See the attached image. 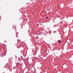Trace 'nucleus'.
<instances>
[{
  "instance_id": "obj_1",
  "label": "nucleus",
  "mask_w": 73,
  "mask_h": 73,
  "mask_svg": "<svg viewBox=\"0 0 73 73\" xmlns=\"http://www.w3.org/2000/svg\"><path fill=\"white\" fill-rule=\"evenodd\" d=\"M58 42H61V40H59V41H58Z\"/></svg>"
},
{
  "instance_id": "obj_2",
  "label": "nucleus",
  "mask_w": 73,
  "mask_h": 73,
  "mask_svg": "<svg viewBox=\"0 0 73 73\" xmlns=\"http://www.w3.org/2000/svg\"><path fill=\"white\" fill-rule=\"evenodd\" d=\"M5 42H7V41H6L5 40Z\"/></svg>"
},
{
  "instance_id": "obj_3",
  "label": "nucleus",
  "mask_w": 73,
  "mask_h": 73,
  "mask_svg": "<svg viewBox=\"0 0 73 73\" xmlns=\"http://www.w3.org/2000/svg\"><path fill=\"white\" fill-rule=\"evenodd\" d=\"M46 19H48V17H47L46 18Z\"/></svg>"
}]
</instances>
